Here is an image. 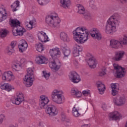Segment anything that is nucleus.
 <instances>
[{
    "label": "nucleus",
    "instance_id": "nucleus-1",
    "mask_svg": "<svg viewBox=\"0 0 127 127\" xmlns=\"http://www.w3.org/2000/svg\"><path fill=\"white\" fill-rule=\"evenodd\" d=\"M121 15L115 13L111 15L106 22L105 32L107 34H113L117 31V26L120 24Z\"/></svg>",
    "mask_w": 127,
    "mask_h": 127
},
{
    "label": "nucleus",
    "instance_id": "nucleus-2",
    "mask_svg": "<svg viewBox=\"0 0 127 127\" xmlns=\"http://www.w3.org/2000/svg\"><path fill=\"white\" fill-rule=\"evenodd\" d=\"M73 38L77 43L83 44L89 39V31L86 27L77 28L73 31Z\"/></svg>",
    "mask_w": 127,
    "mask_h": 127
},
{
    "label": "nucleus",
    "instance_id": "nucleus-3",
    "mask_svg": "<svg viewBox=\"0 0 127 127\" xmlns=\"http://www.w3.org/2000/svg\"><path fill=\"white\" fill-rule=\"evenodd\" d=\"M50 54L52 58L50 61L49 66L55 71H58L61 67V63L58 59L60 57L61 52L58 48H55L50 50Z\"/></svg>",
    "mask_w": 127,
    "mask_h": 127
},
{
    "label": "nucleus",
    "instance_id": "nucleus-4",
    "mask_svg": "<svg viewBox=\"0 0 127 127\" xmlns=\"http://www.w3.org/2000/svg\"><path fill=\"white\" fill-rule=\"evenodd\" d=\"M46 22L51 27L57 29L60 27L61 19L58 17V14L54 12L47 16L46 17Z\"/></svg>",
    "mask_w": 127,
    "mask_h": 127
},
{
    "label": "nucleus",
    "instance_id": "nucleus-5",
    "mask_svg": "<svg viewBox=\"0 0 127 127\" xmlns=\"http://www.w3.org/2000/svg\"><path fill=\"white\" fill-rule=\"evenodd\" d=\"M10 22L13 26L12 34L14 36H22L23 33L25 32V29L20 26V22L18 20L11 19Z\"/></svg>",
    "mask_w": 127,
    "mask_h": 127
},
{
    "label": "nucleus",
    "instance_id": "nucleus-6",
    "mask_svg": "<svg viewBox=\"0 0 127 127\" xmlns=\"http://www.w3.org/2000/svg\"><path fill=\"white\" fill-rule=\"evenodd\" d=\"M52 100L56 104L61 105L64 103L65 97H64L63 91L59 89H55L52 92Z\"/></svg>",
    "mask_w": 127,
    "mask_h": 127
},
{
    "label": "nucleus",
    "instance_id": "nucleus-7",
    "mask_svg": "<svg viewBox=\"0 0 127 127\" xmlns=\"http://www.w3.org/2000/svg\"><path fill=\"white\" fill-rule=\"evenodd\" d=\"M34 67H29L27 69V74L24 79L26 87H31L34 81Z\"/></svg>",
    "mask_w": 127,
    "mask_h": 127
},
{
    "label": "nucleus",
    "instance_id": "nucleus-8",
    "mask_svg": "<svg viewBox=\"0 0 127 127\" xmlns=\"http://www.w3.org/2000/svg\"><path fill=\"white\" fill-rule=\"evenodd\" d=\"M24 62H25V59H21L20 61H14L11 65L13 71H20V69L22 68V66L24 64Z\"/></svg>",
    "mask_w": 127,
    "mask_h": 127
},
{
    "label": "nucleus",
    "instance_id": "nucleus-9",
    "mask_svg": "<svg viewBox=\"0 0 127 127\" xmlns=\"http://www.w3.org/2000/svg\"><path fill=\"white\" fill-rule=\"evenodd\" d=\"M46 113L49 117H54L58 115V109L55 105H50L47 108Z\"/></svg>",
    "mask_w": 127,
    "mask_h": 127
},
{
    "label": "nucleus",
    "instance_id": "nucleus-10",
    "mask_svg": "<svg viewBox=\"0 0 127 127\" xmlns=\"http://www.w3.org/2000/svg\"><path fill=\"white\" fill-rule=\"evenodd\" d=\"M113 67L116 70V75L118 78H123L126 73V68L120 66L118 64H114Z\"/></svg>",
    "mask_w": 127,
    "mask_h": 127
},
{
    "label": "nucleus",
    "instance_id": "nucleus-11",
    "mask_svg": "<svg viewBox=\"0 0 127 127\" xmlns=\"http://www.w3.org/2000/svg\"><path fill=\"white\" fill-rule=\"evenodd\" d=\"M10 12H7L4 8V6L2 5H0V22L6 19L7 16H10Z\"/></svg>",
    "mask_w": 127,
    "mask_h": 127
},
{
    "label": "nucleus",
    "instance_id": "nucleus-12",
    "mask_svg": "<svg viewBox=\"0 0 127 127\" xmlns=\"http://www.w3.org/2000/svg\"><path fill=\"white\" fill-rule=\"evenodd\" d=\"M15 77L11 71H8L4 73L2 75V80L7 81V82H12L14 80Z\"/></svg>",
    "mask_w": 127,
    "mask_h": 127
},
{
    "label": "nucleus",
    "instance_id": "nucleus-13",
    "mask_svg": "<svg viewBox=\"0 0 127 127\" xmlns=\"http://www.w3.org/2000/svg\"><path fill=\"white\" fill-rule=\"evenodd\" d=\"M69 79L72 83H74V84H77L79 82H81V77H80V75L75 71H72L70 73Z\"/></svg>",
    "mask_w": 127,
    "mask_h": 127
},
{
    "label": "nucleus",
    "instance_id": "nucleus-14",
    "mask_svg": "<svg viewBox=\"0 0 127 127\" xmlns=\"http://www.w3.org/2000/svg\"><path fill=\"white\" fill-rule=\"evenodd\" d=\"M24 101V95L22 92H17L15 97V101H12L13 104L15 105H20Z\"/></svg>",
    "mask_w": 127,
    "mask_h": 127
},
{
    "label": "nucleus",
    "instance_id": "nucleus-15",
    "mask_svg": "<svg viewBox=\"0 0 127 127\" xmlns=\"http://www.w3.org/2000/svg\"><path fill=\"white\" fill-rule=\"evenodd\" d=\"M86 60L90 68H96V60L95 58L91 54H88L87 55Z\"/></svg>",
    "mask_w": 127,
    "mask_h": 127
},
{
    "label": "nucleus",
    "instance_id": "nucleus-16",
    "mask_svg": "<svg viewBox=\"0 0 127 127\" xmlns=\"http://www.w3.org/2000/svg\"><path fill=\"white\" fill-rule=\"evenodd\" d=\"M49 103V99L47 96L41 95L40 99V107L41 109H45L47 107V104Z\"/></svg>",
    "mask_w": 127,
    "mask_h": 127
},
{
    "label": "nucleus",
    "instance_id": "nucleus-17",
    "mask_svg": "<svg viewBox=\"0 0 127 127\" xmlns=\"http://www.w3.org/2000/svg\"><path fill=\"white\" fill-rule=\"evenodd\" d=\"M90 35L94 39H97V40L102 39V34H101L99 29L97 28L92 29Z\"/></svg>",
    "mask_w": 127,
    "mask_h": 127
},
{
    "label": "nucleus",
    "instance_id": "nucleus-18",
    "mask_svg": "<svg viewBox=\"0 0 127 127\" xmlns=\"http://www.w3.org/2000/svg\"><path fill=\"white\" fill-rule=\"evenodd\" d=\"M122 116L118 111L112 112L109 114V119L110 121H118L120 120Z\"/></svg>",
    "mask_w": 127,
    "mask_h": 127
},
{
    "label": "nucleus",
    "instance_id": "nucleus-19",
    "mask_svg": "<svg viewBox=\"0 0 127 127\" xmlns=\"http://www.w3.org/2000/svg\"><path fill=\"white\" fill-rule=\"evenodd\" d=\"M25 25L26 28L28 30H31L32 28L36 27V20L35 19H33L30 20L29 22L26 20L25 21Z\"/></svg>",
    "mask_w": 127,
    "mask_h": 127
},
{
    "label": "nucleus",
    "instance_id": "nucleus-20",
    "mask_svg": "<svg viewBox=\"0 0 127 127\" xmlns=\"http://www.w3.org/2000/svg\"><path fill=\"white\" fill-rule=\"evenodd\" d=\"M116 106H123L126 104V97L125 96L118 97L113 100Z\"/></svg>",
    "mask_w": 127,
    "mask_h": 127
},
{
    "label": "nucleus",
    "instance_id": "nucleus-21",
    "mask_svg": "<svg viewBox=\"0 0 127 127\" xmlns=\"http://www.w3.org/2000/svg\"><path fill=\"white\" fill-rule=\"evenodd\" d=\"M27 47H28V45L27 44V42L24 40H21L20 41V43L18 45V48L19 49L20 52H23L25 51L27 49Z\"/></svg>",
    "mask_w": 127,
    "mask_h": 127
},
{
    "label": "nucleus",
    "instance_id": "nucleus-22",
    "mask_svg": "<svg viewBox=\"0 0 127 127\" xmlns=\"http://www.w3.org/2000/svg\"><path fill=\"white\" fill-rule=\"evenodd\" d=\"M38 37L39 41H41V42H47V41H49L48 36L46 35V33H45L44 32H39Z\"/></svg>",
    "mask_w": 127,
    "mask_h": 127
},
{
    "label": "nucleus",
    "instance_id": "nucleus-23",
    "mask_svg": "<svg viewBox=\"0 0 127 127\" xmlns=\"http://www.w3.org/2000/svg\"><path fill=\"white\" fill-rule=\"evenodd\" d=\"M110 47L115 49H118L122 45V42L117 40L113 39L110 41Z\"/></svg>",
    "mask_w": 127,
    "mask_h": 127
},
{
    "label": "nucleus",
    "instance_id": "nucleus-24",
    "mask_svg": "<svg viewBox=\"0 0 127 127\" xmlns=\"http://www.w3.org/2000/svg\"><path fill=\"white\" fill-rule=\"evenodd\" d=\"M125 51H119L115 53V56L114 57V60L115 61H121L124 58L125 56Z\"/></svg>",
    "mask_w": 127,
    "mask_h": 127
},
{
    "label": "nucleus",
    "instance_id": "nucleus-25",
    "mask_svg": "<svg viewBox=\"0 0 127 127\" xmlns=\"http://www.w3.org/2000/svg\"><path fill=\"white\" fill-rule=\"evenodd\" d=\"M97 87L98 90L99 91L100 95H103L105 93V90H106V86L104 83H102L101 81H98L96 83Z\"/></svg>",
    "mask_w": 127,
    "mask_h": 127
},
{
    "label": "nucleus",
    "instance_id": "nucleus-26",
    "mask_svg": "<svg viewBox=\"0 0 127 127\" xmlns=\"http://www.w3.org/2000/svg\"><path fill=\"white\" fill-rule=\"evenodd\" d=\"M36 62L38 64H45L48 62V60L45 57L40 56L36 57Z\"/></svg>",
    "mask_w": 127,
    "mask_h": 127
},
{
    "label": "nucleus",
    "instance_id": "nucleus-27",
    "mask_svg": "<svg viewBox=\"0 0 127 127\" xmlns=\"http://www.w3.org/2000/svg\"><path fill=\"white\" fill-rule=\"evenodd\" d=\"M0 88L2 90H5L7 92H11L12 90H14V87L8 83H4L1 85Z\"/></svg>",
    "mask_w": 127,
    "mask_h": 127
},
{
    "label": "nucleus",
    "instance_id": "nucleus-28",
    "mask_svg": "<svg viewBox=\"0 0 127 127\" xmlns=\"http://www.w3.org/2000/svg\"><path fill=\"white\" fill-rule=\"evenodd\" d=\"M60 38L64 42H70L69 35L65 32H62L60 33Z\"/></svg>",
    "mask_w": 127,
    "mask_h": 127
},
{
    "label": "nucleus",
    "instance_id": "nucleus-29",
    "mask_svg": "<svg viewBox=\"0 0 127 127\" xmlns=\"http://www.w3.org/2000/svg\"><path fill=\"white\" fill-rule=\"evenodd\" d=\"M71 95L74 96L75 98H81L82 97V92L79 91L77 88H73L71 89Z\"/></svg>",
    "mask_w": 127,
    "mask_h": 127
},
{
    "label": "nucleus",
    "instance_id": "nucleus-30",
    "mask_svg": "<svg viewBox=\"0 0 127 127\" xmlns=\"http://www.w3.org/2000/svg\"><path fill=\"white\" fill-rule=\"evenodd\" d=\"M111 88L112 89V95L116 96L119 92V86L118 83H112L111 84Z\"/></svg>",
    "mask_w": 127,
    "mask_h": 127
},
{
    "label": "nucleus",
    "instance_id": "nucleus-31",
    "mask_svg": "<svg viewBox=\"0 0 127 127\" xmlns=\"http://www.w3.org/2000/svg\"><path fill=\"white\" fill-rule=\"evenodd\" d=\"M76 6L78 8V13H79V14H85L86 11L85 10V8L83 5L81 4H77Z\"/></svg>",
    "mask_w": 127,
    "mask_h": 127
},
{
    "label": "nucleus",
    "instance_id": "nucleus-32",
    "mask_svg": "<svg viewBox=\"0 0 127 127\" xmlns=\"http://www.w3.org/2000/svg\"><path fill=\"white\" fill-rule=\"evenodd\" d=\"M61 3L64 8L68 7L70 4H71L70 0H61Z\"/></svg>",
    "mask_w": 127,
    "mask_h": 127
},
{
    "label": "nucleus",
    "instance_id": "nucleus-33",
    "mask_svg": "<svg viewBox=\"0 0 127 127\" xmlns=\"http://www.w3.org/2000/svg\"><path fill=\"white\" fill-rule=\"evenodd\" d=\"M20 2L18 0H16L11 5L12 11H16L17 10V7H19L20 5Z\"/></svg>",
    "mask_w": 127,
    "mask_h": 127
},
{
    "label": "nucleus",
    "instance_id": "nucleus-34",
    "mask_svg": "<svg viewBox=\"0 0 127 127\" xmlns=\"http://www.w3.org/2000/svg\"><path fill=\"white\" fill-rule=\"evenodd\" d=\"M36 49L39 52H42L44 50V48H43V45L41 43H38L36 45Z\"/></svg>",
    "mask_w": 127,
    "mask_h": 127
},
{
    "label": "nucleus",
    "instance_id": "nucleus-35",
    "mask_svg": "<svg viewBox=\"0 0 127 127\" xmlns=\"http://www.w3.org/2000/svg\"><path fill=\"white\" fill-rule=\"evenodd\" d=\"M120 42H121V45H127V35H124L123 37L120 40Z\"/></svg>",
    "mask_w": 127,
    "mask_h": 127
},
{
    "label": "nucleus",
    "instance_id": "nucleus-36",
    "mask_svg": "<svg viewBox=\"0 0 127 127\" xmlns=\"http://www.w3.org/2000/svg\"><path fill=\"white\" fill-rule=\"evenodd\" d=\"M72 115L75 118H78V117H80V113L78 111V110L76 109L75 107H73L72 111Z\"/></svg>",
    "mask_w": 127,
    "mask_h": 127
},
{
    "label": "nucleus",
    "instance_id": "nucleus-37",
    "mask_svg": "<svg viewBox=\"0 0 127 127\" xmlns=\"http://www.w3.org/2000/svg\"><path fill=\"white\" fill-rule=\"evenodd\" d=\"M7 34V31L5 29H1L0 30V36L1 38H3L6 36Z\"/></svg>",
    "mask_w": 127,
    "mask_h": 127
},
{
    "label": "nucleus",
    "instance_id": "nucleus-38",
    "mask_svg": "<svg viewBox=\"0 0 127 127\" xmlns=\"http://www.w3.org/2000/svg\"><path fill=\"white\" fill-rule=\"evenodd\" d=\"M14 52V49H13L11 47L8 46L6 49V53L8 54V55H11L12 53Z\"/></svg>",
    "mask_w": 127,
    "mask_h": 127
},
{
    "label": "nucleus",
    "instance_id": "nucleus-39",
    "mask_svg": "<svg viewBox=\"0 0 127 127\" xmlns=\"http://www.w3.org/2000/svg\"><path fill=\"white\" fill-rule=\"evenodd\" d=\"M73 50H75L79 52H82L83 49L80 46L76 44L73 46Z\"/></svg>",
    "mask_w": 127,
    "mask_h": 127
},
{
    "label": "nucleus",
    "instance_id": "nucleus-40",
    "mask_svg": "<svg viewBox=\"0 0 127 127\" xmlns=\"http://www.w3.org/2000/svg\"><path fill=\"white\" fill-rule=\"evenodd\" d=\"M84 18L86 20H91L92 19V16H91V14L89 12H85V13L83 14Z\"/></svg>",
    "mask_w": 127,
    "mask_h": 127
},
{
    "label": "nucleus",
    "instance_id": "nucleus-41",
    "mask_svg": "<svg viewBox=\"0 0 127 127\" xmlns=\"http://www.w3.org/2000/svg\"><path fill=\"white\" fill-rule=\"evenodd\" d=\"M38 2L40 5H44L45 4H47L50 0H37Z\"/></svg>",
    "mask_w": 127,
    "mask_h": 127
},
{
    "label": "nucleus",
    "instance_id": "nucleus-42",
    "mask_svg": "<svg viewBox=\"0 0 127 127\" xmlns=\"http://www.w3.org/2000/svg\"><path fill=\"white\" fill-rule=\"evenodd\" d=\"M63 53L64 55V57H68V56L70 55V53H71V51L67 49H64Z\"/></svg>",
    "mask_w": 127,
    "mask_h": 127
},
{
    "label": "nucleus",
    "instance_id": "nucleus-43",
    "mask_svg": "<svg viewBox=\"0 0 127 127\" xmlns=\"http://www.w3.org/2000/svg\"><path fill=\"white\" fill-rule=\"evenodd\" d=\"M89 6L91 8L93 9L96 8V4L95 3V1L94 0H90L89 1Z\"/></svg>",
    "mask_w": 127,
    "mask_h": 127
},
{
    "label": "nucleus",
    "instance_id": "nucleus-44",
    "mask_svg": "<svg viewBox=\"0 0 127 127\" xmlns=\"http://www.w3.org/2000/svg\"><path fill=\"white\" fill-rule=\"evenodd\" d=\"M106 72H107V68H106V67H104L102 69V70L99 72V76H105V75L107 74Z\"/></svg>",
    "mask_w": 127,
    "mask_h": 127
},
{
    "label": "nucleus",
    "instance_id": "nucleus-45",
    "mask_svg": "<svg viewBox=\"0 0 127 127\" xmlns=\"http://www.w3.org/2000/svg\"><path fill=\"white\" fill-rule=\"evenodd\" d=\"M43 76L46 80H48L49 79V77H50V72L48 73L46 71H43Z\"/></svg>",
    "mask_w": 127,
    "mask_h": 127
},
{
    "label": "nucleus",
    "instance_id": "nucleus-46",
    "mask_svg": "<svg viewBox=\"0 0 127 127\" xmlns=\"http://www.w3.org/2000/svg\"><path fill=\"white\" fill-rule=\"evenodd\" d=\"M80 52H81L72 50V55L74 56V57H78V56H80Z\"/></svg>",
    "mask_w": 127,
    "mask_h": 127
},
{
    "label": "nucleus",
    "instance_id": "nucleus-47",
    "mask_svg": "<svg viewBox=\"0 0 127 127\" xmlns=\"http://www.w3.org/2000/svg\"><path fill=\"white\" fill-rule=\"evenodd\" d=\"M81 94L84 97H87V96H89L90 95V90H83L81 93Z\"/></svg>",
    "mask_w": 127,
    "mask_h": 127
},
{
    "label": "nucleus",
    "instance_id": "nucleus-48",
    "mask_svg": "<svg viewBox=\"0 0 127 127\" xmlns=\"http://www.w3.org/2000/svg\"><path fill=\"white\" fill-rule=\"evenodd\" d=\"M5 120V115L4 114L0 115V125H1L3 123V120Z\"/></svg>",
    "mask_w": 127,
    "mask_h": 127
},
{
    "label": "nucleus",
    "instance_id": "nucleus-49",
    "mask_svg": "<svg viewBox=\"0 0 127 127\" xmlns=\"http://www.w3.org/2000/svg\"><path fill=\"white\" fill-rule=\"evenodd\" d=\"M16 45V43L15 42L13 41L11 43L10 46H9V47H11L13 49H14V47H15V46Z\"/></svg>",
    "mask_w": 127,
    "mask_h": 127
},
{
    "label": "nucleus",
    "instance_id": "nucleus-50",
    "mask_svg": "<svg viewBox=\"0 0 127 127\" xmlns=\"http://www.w3.org/2000/svg\"><path fill=\"white\" fill-rule=\"evenodd\" d=\"M19 123L20 124H22V123H25V119L23 118H20L18 120Z\"/></svg>",
    "mask_w": 127,
    "mask_h": 127
},
{
    "label": "nucleus",
    "instance_id": "nucleus-51",
    "mask_svg": "<svg viewBox=\"0 0 127 127\" xmlns=\"http://www.w3.org/2000/svg\"><path fill=\"white\" fill-rule=\"evenodd\" d=\"M73 64L75 67H78L79 66V62H78V61L74 60L73 61Z\"/></svg>",
    "mask_w": 127,
    "mask_h": 127
},
{
    "label": "nucleus",
    "instance_id": "nucleus-52",
    "mask_svg": "<svg viewBox=\"0 0 127 127\" xmlns=\"http://www.w3.org/2000/svg\"><path fill=\"white\" fill-rule=\"evenodd\" d=\"M102 109H103V110H104V111H107V110H108L107 105L103 104V106H102Z\"/></svg>",
    "mask_w": 127,
    "mask_h": 127
},
{
    "label": "nucleus",
    "instance_id": "nucleus-53",
    "mask_svg": "<svg viewBox=\"0 0 127 127\" xmlns=\"http://www.w3.org/2000/svg\"><path fill=\"white\" fill-rule=\"evenodd\" d=\"M122 3H127V0H119Z\"/></svg>",
    "mask_w": 127,
    "mask_h": 127
},
{
    "label": "nucleus",
    "instance_id": "nucleus-54",
    "mask_svg": "<svg viewBox=\"0 0 127 127\" xmlns=\"http://www.w3.org/2000/svg\"><path fill=\"white\" fill-rule=\"evenodd\" d=\"M81 127H88V125H84L82 126Z\"/></svg>",
    "mask_w": 127,
    "mask_h": 127
},
{
    "label": "nucleus",
    "instance_id": "nucleus-55",
    "mask_svg": "<svg viewBox=\"0 0 127 127\" xmlns=\"http://www.w3.org/2000/svg\"><path fill=\"white\" fill-rule=\"evenodd\" d=\"M125 127H127V121L126 122V124H125Z\"/></svg>",
    "mask_w": 127,
    "mask_h": 127
},
{
    "label": "nucleus",
    "instance_id": "nucleus-56",
    "mask_svg": "<svg viewBox=\"0 0 127 127\" xmlns=\"http://www.w3.org/2000/svg\"><path fill=\"white\" fill-rule=\"evenodd\" d=\"M1 74H2L1 70H0V76H1Z\"/></svg>",
    "mask_w": 127,
    "mask_h": 127
}]
</instances>
